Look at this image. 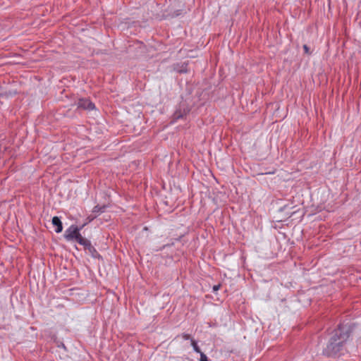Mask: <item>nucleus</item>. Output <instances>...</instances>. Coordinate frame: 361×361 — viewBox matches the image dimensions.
I'll list each match as a JSON object with an SVG mask.
<instances>
[{"instance_id": "f257e3e1", "label": "nucleus", "mask_w": 361, "mask_h": 361, "mask_svg": "<svg viewBox=\"0 0 361 361\" xmlns=\"http://www.w3.org/2000/svg\"><path fill=\"white\" fill-rule=\"evenodd\" d=\"M351 329L348 325L339 324L330 334L324 347L322 355L331 358L339 357L346 352V344L350 336Z\"/></svg>"}, {"instance_id": "f03ea898", "label": "nucleus", "mask_w": 361, "mask_h": 361, "mask_svg": "<svg viewBox=\"0 0 361 361\" xmlns=\"http://www.w3.org/2000/svg\"><path fill=\"white\" fill-rule=\"evenodd\" d=\"M85 224H83L80 227H78L75 225H71L69 228H68L63 234L64 238L67 241H73L75 240L78 243H80V239H82L83 237L81 235L80 231L85 226Z\"/></svg>"}, {"instance_id": "7ed1b4c3", "label": "nucleus", "mask_w": 361, "mask_h": 361, "mask_svg": "<svg viewBox=\"0 0 361 361\" xmlns=\"http://www.w3.org/2000/svg\"><path fill=\"white\" fill-rule=\"evenodd\" d=\"M190 109L188 104L185 102H180L176 107V109L173 115V121H176L178 119L184 118L189 112Z\"/></svg>"}, {"instance_id": "20e7f679", "label": "nucleus", "mask_w": 361, "mask_h": 361, "mask_svg": "<svg viewBox=\"0 0 361 361\" xmlns=\"http://www.w3.org/2000/svg\"><path fill=\"white\" fill-rule=\"evenodd\" d=\"M77 105L78 108L87 110H92L95 108L94 104L90 99L83 98L78 100Z\"/></svg>"}, {"instance_id": "39448f33", "label": "nucleus", "mask_w": 361, "mask_h": 361, "mask_svg": "<svg viewBox=\"0 0 361 361\" xmlns=\"http://www.w3.org/2000/svg\"><path fill=\"white\" fill-rule=\"evenodd\" d=\"M51 223L55 226V232L59 233L63 231V224L59 217L54 216Z\"/></svg>"}, {"instance_id": "423d86ee", "label": "nucleus", "mask_w": 361, "mask_h": 361, "mask_svg": "<svg viewBox=\"0 0 361 361\" xmlns=\"http://www.w3.org/2000/svg\"><path fill=\"white\" fill-rule=\"evenodd\" d=\"M81 245L84 247L85 250H87L90 252L93 253L96 252L95 248L92 245L91 242L83 238L82 239H80V243Z\"/></svg>"}, {"instance_id": "0eeeda50", "label": "nucleus", "mask_w": 361, "mask_h": 361, "mask_svg": "<svg viewBox=\"0 0 361 361\" xmlns=\"http://www.w3.org/2000/svg\"><path fill=\"white\" fill-rule=\"evenodd\" d=\"M106 208V205L100 206V205H96L92 209V213H97V214H102L105 212V209Z\"/></svg>"}, {"instance_id": "6e6552de", "label": "nucleus", "mask_w": 361, "mask_h": 361, "mask_svg": "<svg viewBox=\"0 0 361 361\" xmlns=\"http://www.w3.org/2000/svg\"><path fill=\"white\" fill-rule=\"evenodd\" d=\"M191 345L192 346L193 350L196 353H201V350H200V347L198 346L195 340L191 339Z\"/></svg>"}, {"instance_id": "1a4fd4ad", "label": "nucleus", "mask_w": 361, "mask_h": 361, "mask_svg": "<svg viewBox=\"0 0 361 361\" xmlns=\"http://www.w3.org/2000/svg\"><path fill=\"white\" fill-rule=\"evenodd\" d=\"M200 355V361H209V359L207 356L201 351V353H199Z\"/></svg>"}, {"instance_id": "9d476101", "label": "nucleus", "mask_w": 361, "mask_h": 361, "mask_svg": "<svg viewBox=\"0 0 361 361\" xmlns=\"http://www.w3.org/2000/svg\"><path fill=\"white\" fill-rule=\"evenodd\" d=\"M181 337L184 339V340H190L192 339L191 336L188 334H181Z\"/></svg>"}, {"instance_id": "9b49d317", "label": "nucleus", "mask_w": 361, "mask_h": 361, "mask_svg": "<svg viewBox=\"0 0 361 361\" xmlns=\"http://www.w3.org/2000/svg\"><path fill=\"white\" fill-rule=\"evenodd\" d=\"M303 49H304L305 54H310V47L307 44L303 45Z\"/></svg>"}, {"instance_id": "f8f14e48", "label": "nucleus", "mask_w": 361, "mask_h": 361, "mask_svg": "<svg viewBox=\"0 0 361 361\" xmlns=\"http://www.w3.org/2000/svg\"><path fill=\"white\" fill-rule=\"evenodd\" d=\"M220 287H221V285H220V284L214 285V286H213V288H212V289H213V292H214V293H215V292H216L217 290H219V288H220Z\"/></svg>"}, {"instance_id": "ddd939ff", "label": "nucleus", "mask_w": 361, "mask_h": 361, "mask_svg": "<svg viewBox=\"0 0 361 361\" xmlns=\"http://www.w3.org/2000/svg\"><path fill=\"white\" fill-rule=\"evenodd\" d=\"M94 218H96V216H89V217H88L89 222H90L91 221H92Z\"/></svg>"}, {"instance_id": "4468645a", "label": "nucleus", "mask_w": 361, "mask_h": 361, "mask_svg": "<svg viewBox=\"0 0 361 361\" xmlns=\"http://www.w3.org/2000/svg\"><path fill=\"white\" fill-rule=\"evenodd\" d=\"M180 72H186V71L180 70Z\"/></svg>"}]
</instances>
